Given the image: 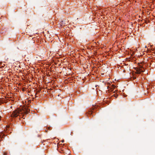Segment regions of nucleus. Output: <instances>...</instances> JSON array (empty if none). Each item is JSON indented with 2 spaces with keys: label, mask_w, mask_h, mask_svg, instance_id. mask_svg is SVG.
I'll list each match as a JSON object with an SVG mask.
<instances>
[{
  "label": "nucleus",
  "mask_w": 155,
  "mask_h": 155,
  "mask_svg": "<svg viewBox=\"0 0 155 155\" xmlns=\"http://www.w3.org/2000/svg\"><path fill=\"white\" fill-rule=\"evenodd\" d=\"M136 73H137V74H140V71H138V70H137V69H136Z\"/></svg>",
  "instance_id": "obj_4"
},
{
  "label": "nucleus",
  "mask_w": 155,
  "mask_h": 155,
  "mask_svg": "<svg viewBox=\"0 0 155 155\" xmlns=\"http://www.w3.org/2000/svg\"><path fill=\"white\" fill-rule=\"evenodd\" d=\"M113 88H112V89H111V90H113Z\"/></svg>",
  "instance_id": "obj_14"
},
{
  "label": "nucleus",
  "mask_w": 155,
  "mask_h": 155,
  "mask_svg": "<svg viewBox=\"0 0 155 155\" xmlns=\"http://www.w3.org/2000/svg\"><path fill=\"white\" fill-rule=\"evenodd\" d=\"M3 155H7V153H6L5 152H4V153H3Z\"/></svg>",
  "instance_id": "obj_8"
},
{
  "label": "nucleus",
  "mask_w": 155,
  "mask_h": 155,
  "mask_svg": "<svg viewBox=\"0 0 155 155\" xmlns=\"http://www.w3.org/2000/svg\"><path fill=\"white\" fill-rule=\"evenodd\" d=\"M19 113V111L16 110H15L13 111L12 113V114L11 116L13 117H16L18 116Z\"/></svg>",
  "instance_id": "obj_2"
},
{
  "label": "nucleus",
  "mask_w": 155,
  "mask_h": 155,
  "mask_svg": "<svg viewBox=\"0 0 155 155\" xmlns=\"http://www.w3.org/2000/svg\"><path fill=\"white\" fill-rule=\"evenodd\" d=\"M109 84H110L109 83H107V86H106L107 87H109V85H108Z\"/></svg>",
  "instance_id": "obj_7"
},
{
  "label": "nucleus",
  "mask_w": 155,
  "mask_h": 155,
  "mask_svg": "<svg viewBox=\"0 0 155 155\" xmlns=\"http://www.w3.org/2000/svg\"><path fill=\"white\" fill-rule=\"evenodd\" d=\"M48 88H38V89H36L37 91L38 92H39L41 90H43V91L45 92V93H48L49 91L50 92L51 91L53 90L52 89L50 88V89H47Z\"/></svg>",
  "instance_id": "obj_1"
},
{
  "label": "nucleus",
  "mask_w": 155,
  "mask_h": 155,
  "mask_svg": "<svg viewBox=\"0 0 155 155\" xmlns=\"http://www.w3.org/2000/svg\"><path fill=\"white\" fill-rule=\"evenodd\" d=\"M24 88V87H23L22 88V90L23 91H24L25 90V89H24V88Z\"/></svg>",
  "instance_id": "obj_9"
},
{
  "label": "nucleus",
  "mask_w": 155,
  "mask_h": 155,
  "mask_svg": "<svg viewBox=\"0 0 155 155\" xmlns=\"http://www.w3.org/2000/svg\"><path fill=\"white\" fill-rule=\"evenodd\" d=\"M89 114H92V112H90Z\"/></svg>",
  "instance_id": "obj_12"
},
{
  "label": "nucleus",
  "mask_w": 155,
  "mask_h": 155,
  "mask_svg": "<svg viewBox=\"0 0 155 155\" xmlns=\"http://www.w3.org/2000/svg\"><path fill=\"white\" fill-rule=\"evenodd\" d=\"M137 69L140 73L142 72H143L144 71V69L142 67H141L140 68H138Z\"/></svg>",
  "instance_id": "obj_3"
},
{
  "label": "nucleus",
  "mask_w": 155,
  "mask_h": 155,
  "mask_svg": "<svg viewBox=\"0 0 155 155\" xmlns=\"http://www.w3.org/2000/svg\"><path fill=\"white\" fill-rule=\"evenodd\" d=\"M113 87H116L115 86H114Z\"/></svg>",
  "instance_id": "obj_15"
},
{
  "label": "nucleus",
  "mask_w": 155,
  "mask_h": 155,
  "mask_svg": "<svg viewBox=\"0 0 155 155\" xmlns=\"http://www.w3.org/2000/svg\"><path fill=\"white\" fill-rule=\"evenodd\" d=\"M15 90H17V89L16 88H15Z\"/></svg>",
  "instance_id": "obj_13"
},
{
  "label": "nucleus",
  "mask_w": 155,
  "mask_h": 155,
  "mask_svg": "<svg viewBox=\"0 0 155 155\" xmlns=\"http://www.w3.org/2000/svg\"><path fill=\"white\" fill-rule=\"evenodd\" d=\"M48 129L50 130V127H48Z\"/></svg>",
  "instance_id": "obj_11"
},
{
  "label": "nucleus",
  "mask_w": 155,
  "mask_h": 155,
  "mask_svg": "<svg viewBox=\"0 0 155 155\" xmlns=\"http://www.w3.org/2000/svg\"><path fill=\"white\" fill-rule=\"evenodd\" d=\"M25 113L26 114L28 113V110L26 109V111H25Z\"/></svg>",
  "instance_id": "obj_5"
},
{
  "label": "nucleus",
  "mask_w": 155,
  "mask_h": 155,
  "mask_svg": "<svg viewBox=\"0 0 155 155\" xmlns=\"http://www.w3.org/2000/svg\"><path fill=\"white\" fill-rule=\"evenodd\" d=\"M61 142L62 143H64V140H63L62 141H61Z\"/></svg>",
  "instance_id": "obj_10"
},
{
  "label": "nucleus",
  "mask_w": 155,
  "mask_h": 155,
  "mask_svg": "<svg viewBox=\"0 0 155 155\" xmlns=\"http://www.w3.org/2000/svg\"><path fill=\"white\" fill-rule=\"evenodd\" d=\"M154 86V85H153V84H150L149 85V87H153V86Z\"/></svg>",
  "instance_id": "obj_6"
}]
</instances>
